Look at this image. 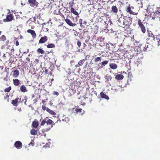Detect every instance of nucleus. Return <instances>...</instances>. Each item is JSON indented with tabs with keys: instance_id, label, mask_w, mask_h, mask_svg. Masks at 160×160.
Instances as JSON below:
<instances>
[{
	"instance_id": "obj_1",
	"label": "nucleus",
	"mask_w": 160,
	"mask_h": 160,
	"mask_svg": "<svg viewBox=\"0 0 160 160\" xmlns=\"http://www.w3.org/2000/svg\"><path fill=\"white\" fill-rule=\"evenodd\" d=\"M141 50L144 52H149L152 50L153 48L152 46L149 43L144 45L143 44L140 46Z\"/></svg>"
},
{
	"instance_id": "obj_2",
	"label": "nucleus",
	"mask_w": 160,
	"mask_h": 160,
	"mask_svg": "<svg viewBox=\"0 0 160 160\" xmlns=\"http://www.w3.org/2000/svg\"><path fill=\"white\" fill-rule=\"evenodd\" d=\"M132 18L130 17H127L126 16L123 18V25L122 26L123 28H129L132 23Z\"/></svg>"
},
{
	"instance_id": "obj_3",
	"label": "nucleus",
	"mask_w": 160,
	"mask_h": 160,
	"mask_svg": "<svg viewBox=\"0 0 160 160\" xmlns=\"http://www.w3.org/2000/svg\"><path fill=\"white\" fill-rule=\"evenodd\" d=\"M76 92V89L75 88L74 84H71L70 86L69 89L68 90L67 94L68 97H71Z\"/></svg>"
},
{
	"instance_id": "obj_4",
	"label": "nucleus",
	"mask_w": 160,
	"mask_h": 160,
	"mask_svg": "<svg viewBox=\"0 0 160 160\" xmlns=\"http://www.w3.org/2000/svg\"><path fill=\"white\" fill-rule=\"evenodd\" d=\"M142 22H141V20L140 19H138V24L139 26V27L141 29L142 32L143 33H145L146 31L145 27L144 25V24H145V23H143Z\"/></svg>"
},
{
	"instance_id": "obj_5",
	"label": "nucleus",
	"mask_w": 160,
	"mask_h": 160,
	"mask_svg": "<svg viewBox=\"0 0 160 160\" xmlns=\"http://www.w3.org/2000/svg\"><path fill=\"white\" fill-rule=\"evenodd\" d=\"M73 112L76 114H79L82 115L84 112V111L82 109L78 108V107L77 106L76 108H72Z\"/></svg>"
},
{
	"instance_id": "obj_6",
	"label": "nucleus",
	"mask_w": 160,
	"mask_h": 160,
	"mask_svg": "<svg viewBox=\"0 0 160 160\" xmlns=\"http://www.w3.org/2000/svg\"><path fill=\"white\" fill-rule=\"evenodd\" d=\"M53 122L51 119H48V117L45 118L41 122V125L43 126L45 123H46L47 125H51L53 123Z\"/></svg>"
},
{
	"instance_id": "obj_7",
	"label": "nucleus",
	"mask_w": 160,
	"mask_h": 160,
	"mask_svg": "<svg viewBox=\"0 0 160 160\" xmlns=\"http://www.w3.org/2000/svg\"><path fill=\"white\" fill-rule=\"evenodd\" d=\"M134 7H131L129 6L128 7L126 8V12L129 13L130 14H132L133 15H137L138 13L137 12H134L132 10L134 9Z\"/></svg>"
},
{
	"instance_id": "obj_8",
	"label": "nucleus",
	"mask_w": 160,
	"mask_h": 160,
	"mask_svg": "<svg viewBox=\"0 0 160 160\" xmlns=\"http://www.w3.org/2000/svg\"><path fill=\"white\" fill-rule=\"evenodd\" d=\"M160 14V12H156L153 13V14L151 15V17H152V19L155 20L158 19L159 15Z\"/></svg>"
},
{
	"instance_id": "obj_9",
	"label": "nucleus",
	"mask_w": 160,
	"mask_h": 160,
	"mask_svg": "<svg viewBox=\"0 0 160 160\" xmlns=\"http://www.w3.org/2000/svg\"><path fill=\"white\" fill-rule=\"evenodd\" d=\"M14 146L17 149H19L22 148V142L20 141H18L15 142Z\"/></svg>"
},
{
	"instance_id": "obj_10",
	"label": "nucleus",
	"mask_w": 160,
	"mask_h": 160,
	"mask_svg": "<svg viewBox=\"0 0 160 160\" xmlns=\"http://www.w3.org/2000/svg\"><path fill=\"white\" fill-rule=\"evenodd\" d=\"M13 19V17L12 15L11 14H10L7 16L6 18L3 19V21L5 22L10 21H12Z\"/></svg>"
},
{
	"instance_id": "obj_11",
	"label": "nucleus",
	"mask_w": 160,
	"mask_h": 160,
	"mask_svg": "<svg viewBox=\"0 0 160 160\" xmlns=\"http://www.w3.org/2000/svg\"><path fill=\"white\" fill-rule=\"evenodd\" d=\"M65 20L67 24L70 26L74 27L76 25V24L72 23V21L66 18Z\"/></svg>"
},
{
	"instance_id": "obj_12",
	"label": "nucleus",
	"mask_w": 160,
	"mask_h": 160,
	"mask_svg": "<svg viewBox=\"0 0 160 160\" xmlns=\"http://www.w3.org/2000/svg\"><path fill=\"white\" fill-rule=\"evenodd\" d=\"M28 2L31 6L33 7L38 5V2L36 1V0H29Z\"/></svg>"
},
{
	"instance_id": "obj_13",
	"label": "nucleus",
	"mask_w": 160,
	"mask_h": 160,
	"mask_svg": "<svg viewBox=\"0 0 160 160\" xmlns=\"http://www.w3.org/2000/svg\"><path fill=\"white\" fill-rule=\"evenodd\" d=\"M111 10L112 12L115 15L118 12V8L116 6H113L111 7Z\"/></svg>"
},
{
	"instance_id": "obj_14",
	"label": "nucleus",
	"mask_w": 160,
	"mask_h": 160,
	"mask_svg": "<svg viewBox=\"0 0 160 160\" xmlns=\"http://www.w3.org/2000/svg\"><path fill=\"white\" fill-rule=\"evenodd\" d=\"M42 30H43L44 32H47L48 31V25L44 23L42 24Z\"/></svg>"
},
{
	"instance_id": "obj_15",
	"label": "nucleus",
	"mask_w": 160,
	"mask_h": 160,
	"mask_svg": "<svg viewBox=\"0 0 160 160\" xmlns=\"http://www.w3.org/2000/svg\"><path fill=\"white\" fill-rule=\"evenodd\" d=\"M100 95L102 98H104L107 100L109 99V97L105 93V92H100Z\"/></svg>"
},
{
	"instance_id": "obj_16",
	"label": "nucleus",
	"mask_w": 160,
	"mask_h": 160,
	"mask_svg": "<svg viewBox=\"0 0 160 160\" xmlns=\"http://www.w3.org/2000/svg\"><path fill=\"white\" fill-rule=\"evenodd\" d=\"M109 66L110 68L113 70L117 68V65L114 63H111L109 64Z\"/></svg>"
},
{
	"instance_id": "obj_17",
	"label": "nucleus",
	"mask_w": 160,
	"mask_h": 160,
	"mask_svg": "<svg viewBox=\"0 0 160 160\" xmlns=\"http://www.w3.org/2000/svg\"><path fill=\"white\" fill-rule=\"evenodd\" d=\"M122 88L119 86L114 87V90L116 92H119L122 91Z\"/></svg>"
},
{
	"instance_id": "obj_18",
	"label": "nucleus",
	"mask_w": 160,
	"mask_h": 160,
	"mask_svg": "<svg viewBox=\"0 0 160 160\" xmlns=\"http://www.w3.org/2000/svg\"><path fill=\"white\" fill-rule=\"evenodd\" d=\"M85 61V60L84 59H82L80 60L78 62V64L75 65V67H78L81 66L84 63Z\"/></svg>"
},
{
	"instance_id": "obj_19",
	"label": "nucleus",
	"mask_w": 160,
	"mask_h": 160,
	"mask_svg": "<svg viewBox=\"0 0 160 160\" xmlns=\"http://www.w3.org/2000/svg\"><path fill=\"white\" fill-rule=\"evenodd\" d=\"M27 32L29 33H30L32 35L33 37L34 38L36 36V34L35 32L32 30L29 29L27 30Z\"/></svg>"
},
{
	"instance_id": "obj_20",
	"label": "nucleus",
	"mask_w": 160,
	"mask_h": 160,
	"mask_svg": "<svg viewBox=\"0 0 160 160\" xmlns=\"http://www.w3.org/2000/svg\"><path fill=\"white\" fill-rule=\"evenodd\" d=\"M123 76L121 74H118L117 75L115 76V78L117 80H122L123 78Z\"/></svg>"
},
{
	"instance_id": "obj_21",
	"label": "nucleus",
	"mask_w": 160,
	"mask_h": 160,
	"mask_svg": "<svg viewBox=\"0 0 160 160\" xmlns=\"http://www.w3.org/2000/svg\"><path fill=\"white\" fill-rule=\"evenodd\" d=\"M149 35V38H148V40L151 41H152L153 40H154L155 39V36L154 35L152 34V33H148Z\"/></svg>"
},
{
	"instance_id": "obj_22",
	"label": "nucleus",
	"mask_w": 160,
	"mask_h": 160,
	"mask_svg": "<svg viewBox=\"0 0 160 160\" xmlns=\"http://www.w3.org/2000/svg\"><path fill=\"white\" fill-rule=\"evenodd\" d=\"M48 40V37L45 36L41 38V43L45 42Z\"/></svg>"
},
{
	"instance_id": "obj_23",
	"label": "nucleus",
	"mask_w": 160,
	"mask_h": 160,
	"mask_svg": "<svg viewBox=\"0 0 160 160\" xmlns=\"http://www.w3.org/2000/svg\"><path fill=\"white\" fill-rule=\"evenodd\" d=\"M38 125V121H34L32 123V126L35 128H36Z\"/></svg>"
},
{
	"instance_id": "obj_24",
	"label": "nucleus",
	"mask_w": 160,
	"mask_h": 160,
	"mask_svg": "<svg viewBox=\"0 0 160 160\" xmlns=\"http://www.w3.org/2000/svg\"><path fill=\"white\" fill-rule=\"evenodd\" d=\"M46 111L52 115H56V113L54 111L50 110L48 108H47Z\"/></svg>"
},
{
	"instance_id": "obj_25",
	"label": "nucleus",
	"mask_w": 160,
	"mask_h": 160,
	"mask_svg": "<svg viewBox=\"0 0 160 160\" xmlns=\"http://www.w3.org/2000/svg\"><path fill=\"white\" fill-rule=\"evenodd\" d=\"M19 73L18 70H16L13 72V76L14 77L16 78L18 76Z\"/></svg>"
},
{
	"instance_id": "obj_26",
	"label": "nucleus",
	"mask_w": 160,
	"mask_h": 160,
	"mask_svg": "<svg viewBox=\"0 0 160 160\" xmlns=\"http://www.w3.org/2000/svg\"><path fill=\"white\" fill-rule=\"evenodd\" d=\"M71 12L72 13L74 14L75 15H78V13L75 10L73 7H72L71 9Z\"/></svg>"
},
{
	"instance_id": "obj_27",
	"label": "nucleus",
	"mask_w": 160,
	"mask_h": 160,
	"mask_svg": "<svg viewBox=\"0 0 160 160\" xmlns=\"http://www.w3.org/2000/svg\"><path fill=\"white\" fill-rule=\"evenodd\" d=\"M42 70H43V71L42 72V74H43L45 75H46L47 74H48V69H46V68H43Z\"/></svg>"
},
{
	"instance_id": "obj_28",
	"label": "nucleus",
	"mask_w": 160,
	"mask_h": 160,
	"mask_svg": "<svg viewBox=\"0 0 160 160\" xmlns=\"http://www.w3.org/2000/svg\"><path fill=\"white\" fill-rule=\"evenodd\" d=\"M20 89L21 91L22 92H25L26 91V88L25 86L24 85H23L21 87Z\"/></svg>"
},
{
	"instance_id": "obj_29",
	"label": "nucleus",
	"mask_w": 160,
	"mask_h": 160,
	"mask_svg": "<svg viewBox=\"0 0 160 160\" xmlns=\"http://www.w3.org/2000/svg\"><path fill=\"white\" fill-rule=\"evenodd\" d=\"M13 83L15 85L18 86L19 83V81L18 79H13Z\"/></svg>"
},
{
	"instance_id": "obj_30",
	"label": "nucleus",
	"mask_w": 160,
	"mask_h": 160,
	"mask_svg": "<svg viewBox=\"0 0 160 160\" xmlns=\"http://www.w3.org/2000/svg\"><path fill=\"white\" fill-rule=\"evenodd\" d=\"M31 134L32 135H34L37 134V131L35 129H32L31 130Z\"/></svg>"
},
{
	"instance_id": "obj_31",
	"label": "nucleus",
	"mask_w": 160,
	"mask_h": 160,
	"mask_svg": "<svg viewBox=\"0 0 160 160\" xmlns=\"http://www.w3.org/2000/svg\"><path fill=\"white\" fill-rule=\"evenodd\" d=\"M102 60V58L101 57H98L95 58L94 59L95 62H97L99 61H101Z\"/></svg>"
},
{
	"instance_id": "obj_32",
	"label": "nucleus",
	"mask_w": 160,
	"mask_h": 160,
	"mask_svg": "<svg viewBox=\"0 0 160 160\" xmlns=\"http://www.w3.org/2000/svg\"><path fill=\"white\" fill-rule=\"evenodd\" d=\"M55 45L53 43L49 44L47 46V47L48 48H54Z\"/></svg>"
},
{
	"instance_id": "obj_33",
	"label": "nucleus",
	"mask_w": 160,
	"mask_h": 160,
	"mask_svg": "<svg viewBox=\"0 0 160 160\" xmlns=\"http://www.w3.org/2000/svg\"><path fill=\"white\" fill-rule=\"evenodd\" d=\"M156 38L158 45H160V35L157 36Z\"/></svg>"
},
{
	"instance_id": "obj_34",
	"label": "nucleus",
	"mask_w": 160,
	"mask_h": 160,
	"mask_svg": "<svg viewBox=\"0 0 160 160\" xmlns=\"http://www.w3.org/2000/svg\"><path fill=\"white\" fill-rule=\"evenodd\" d=\"M6 38L5 35H2V36L0 38V41H4L6 40Z\"/></svg>"
},
{
	"instance_id": "obj_35",
	"label": "nucleus",
	"mask_w": 160,
	"mask_h": 160,
	"mask_svg": "<svg viewBox=\"0 0 160 160\" xmlns=\"http://www.w3.org/2000/svg\"><path fill=\"white\" fill-rule=\"evenodd\" d=\"M102 64V66L104 67L105 65H107L108 63V61L105 60L101 62Z\"/></svg>"
},
{
	"instance_id": "obj_36",
	"label": "nucleus",
	"mask_w": 160,
	"mask_h": 160,
	"mask_svg": "<svg viewBox=\"0 0 160 160\" xmlns=\"http://www.w3.org/2000/svg\"><path fill=\"white\" fill-rule=\"evenodd\" d=\"M50 144V142H48V143H46L45 145L43 146L42 147L44 148H49V146Z\"/></svg>"
},
{
	"instance_id": "obj_37",
	"label": "nucleus",
	"mask_w": 160,
	"mask_h": 160,
	"mask_svg": "<svg viewBox=\"0 0 160 160\" xmlns=\"http://www.w3.org/2000/svg\"><path fill=\"white\" fill-rule=\"evenodd\" d=\"M102 65V64L101 62L100 63L98 64V66L99 67V68L101 69L103 67Z\"/></svg>"
},
{
	"instance_id": "obj_38",
	"label": "nucleus",
	"mask_w": 160,
	"mask_h": 160,
	"mask_svg": "<svg viewBox=\"0 0 160 160\" xmlns=\"http://www.w3.org/2000/svg\"><path fill=\"white\" fill-rule=\"evenodd\" d=\"M17 102L15 101V100H12V103L14 106H16V104L17 103Z\"/></svg>"
},
{
	"instance_id": "obj_39",
	"label": "nucleus",
	"mask_w": 160,
	"mask_h": 160,
	"mask_svg": "<svg viewBox=\"0 0 160 160\" xmlns=\"http://www.w3.org/2000/svg\"><path fill=\"white\" fill-rule=\"evenodd\" d=\"M81 42L80 41H79V40H78V41L77 42V44L78 46L80 48L81 46Z\"/></svg>"
},
{
	"instance_id": "obj_40",
	"label": "nucleus",
	"mask_w": 160,
	"mask_h": 160,
	"mask_svg": "<svg viewBox=\"0 0 160 160\" xmlns=\"http://www.w3.org/2000/svg\"><path fill=\"white\" fill-rule=\"evenodd\" d=\"M11 88L10 87H9L8 88H6L5 90V92H9L10 90H11Z\"/></svg>"
},
{
	"instance_id": "obj_41",
	"label": "nucleus",
	"mask_w": 160,
	"mask_h": 160,
	"mask_svg": "<svg viewBox=\"0 0 160 160\" xmlns=\"http://www.w3.org/2000/svg\"><path fill=\"white\" fill-rule=\"evenodd\" d=\"M45 100H42V102L43 104L46 105L47 102L48 100V99L47 98Z\"/></svg>"
},
{
	"instance_id": "obj_42",
	"label": "nucleus",
	"mask_w": 160,
	"mask_h": 160,
	"mask_svg": "<svg viewBox=\"0 0 160 160\" xmlns=\"http://www.w3.org/2000/svg\"><path fill=\"white\" fill-rule=\"evenodd\" d=\"M47 108L46 106H45L44 105H42V109L43 110H46V109H47Z\"/></svg>"
},
{
	"instance_id": "obj_43",
	"label": "nucleus",
	"mask_w": 160,
	"mask_h": 160,
	"mask_svg": "<svg viewBox=\"0 0 160 160\" xmlns=\"http://www.w3.org/2000/svg\"><path fill=\"white\" fill-rule=\"evenodd\" d=\"M53 94L54 95H56L57 96H58V95H59V93L58 92H56V91H54V92H53Z\"/></svg>"
},
{
	"instance_id": "obj_44",
	"label": "nucleus",
	"mask_w": 160,
	"mask_h": 160,
	"mask_svg": "<svg viewBox=\"0 0 160 160\" xmlns=\"http://www.w3.org/2000/svg\"><path fill=\"white\" fill-rule=\"evenodd\" d=\"M71 64L72 65H73L74 63V60H72L71 61Z\"/></svg>"
},
{
	"instance_id": "obj_45",
	"label": "nucleus",
	"mask_w": 160,
	"mask_h": 160,
	"mask_svg": "<svg viewBox=\"0 0 160 160\" xmlns=\"http://www.w3.org/2000/svg\"><path fill=\"white\" fill-rule=\"evenodd\" d=\"M116 0H108V2H111V3H112Z\"/></svg>"
},
{
	"instance_id": "obj_46",
	"label": "nucleus",
	"mask_w": 160,
	"mask_h": 160,
	"mask_svg": "<svg viewBox=\"0 0 160 160\" xmlns=\"http://www.w3.org/2000/svg\"><path fill=\"white\" fill-rule=\"evenodd\" d=\"M82 20L81 19H80L79 20V23H80V24L81 25L82 24Z\"/></svg>"
},
{
	"instance_id": "obj_47",
	"label": "nucleus",
	"mask_w": 160,
	"mask_h": 160,
	"mask_svg": "<svg viewBox=\"0 0 160 160\" xmlns=\"http://www.w3.org/2000/svg\"><path fill=\"white\" fill-rule=\"evenodd\" d=\"M27 99H28L27 97V96H25L24 97V99H25V102H24V103L25 104H26V100Z\"/></svg>"
},
{
	"instance_id": "obj_48",
	"label": "nucleus",
	"mask_w": 160,
	"mask_h": 160,
	"mask_svg": "<svg viewBox=\"0 0 160 160\" xmlns=\"http://www.w3.org/2000/svg\"><path fill=\"white\" fill-rule=\"evenodd\" d=\"M19 43L18 42V41H17L16 42V46H18L19 45Z\"/></svg>"
},
{
	"instance_id": "obj_49",
	"label": "nucleus",
	"mask_w": 160,
	"mask_h": 160,
	"mask_svg": "<svg viewBox=\"0 0 160 160\" xmlns=\"http://www.w3.org/2000/svg\"><path fill=\"white\" fill-rule=\"evenodd\" d=\"M122 0V2H121L122 3V4H123L124 3V1H125V0ZM125 1H126V2H125V3H128V0H125Z\"/></svg>"
},
{
	"instance_id": "obj_50",
	"label": "nucleus",
	"mask_w": 160,
	"mask_h": 160,
	"mask_svg": "<svg viewBox=\"0 0 160 160\" xmlns=\"http://www.w3.org/2000/svg\"><path fill=\"white\" fill-rule=\"evenodd\" d=\"M38 61H39V60L38 59H35V61H34V63H37L38 62Z\"/></svg>"
},
{
	"instance_id": "obj_51",
	"label": "nucleus",
	"mask_w": 160,
	"mask_h": 160,
	"mask_svg": "<svg viewBox=\"0 0 160 160\" xmlns=\"http://www.w3.org/2000/svg\"><path fill=\"white\" fill-rule=\"evenodd\" d=\"M8 97H9V96L8 95V94H7V95H6V97H5V98H8V99L7 100L8 102H9V100H8L9 98H8Z\"/></svg>"
},
{
	"instance_id": "obj_52",
	"label": "nucleus",
	"mask_w": 160,
	"mask_h": 160,
	"mask_svg": "<svg viewBox=\"0 0 160 160\" xmlns=\"http://www.w3.org/2000/svg\"><path fill=\"white\" fill-rule=\"evenodd\" d=\"M44 53V51L41 48V54H43Z\"/></svg>"
},
{
	"instance_id": "obj_53",
	"label": "nucleus",
	"mask_w": 160,
	"mask_h": 160,
	"mask_svg": "<svg viewBox=\"0 0 160 160\" xmlns=\"http://www.w3.org/2000/svg\"><path fill=\"white\" fill-rule=\"evenodd\" d=\"M30 144H31L32 146H34V143H33L32 142H31V143H30V144H29V145H30Z\"/></svg>"
},
{
	"instance_id": "obj_54",
	"label": "nucleus",
	"mask_w": 160,
	"mask_h": 160,
	"mask_svg": "<svg viewBox=\"0 0 160 160\" xmlns=\"http://www.w3.org/2000/svg\"><path fill=\"white\" fill-rule=\"evenodd\" d=\"M93 92H94V93L95 94L96 96L97 95V93L96 92V91H93Z\"/></svg>"
},
{
	"instance_id": "obj_55",
	"label": "nucleus",
	"mask_w": 160,
	"mask_h": 160,
	"mask_svg": "<svg viewBox=\"0 0 160 160\" xmlns=\"http://www.w3.org/2000/svg\"><path fill=\"white\" fill-rule=\"evenodd\" d=\"M19 99V98H18L15 99V101H16L17 102H18Z\"/></svg>"
},
{
	"instance_id": "obj_56",
	"label": "nucleus",
	"mask_w": 160,
	"mask_h": 160,
	"mask_svg": "<svg viewBox=\"0 0 160 160\" xmlns=\"http://www.w3.org/2000/svg\"><path fill=\"white\" fill-rule=\"evenodd\" d=\"M58 120L55 123H53V122L52 124V125L51 126V127H53V125H55V124L57 122H58Z\"/></svg>"
},
{
	"instance_id": "obj_57",
	"label": "nucleus",
	"mask_w": 160,
	"mask_h": 160,
	"mask_svg": "<svg viewBox=\"0 0 160 160\" xmlns=\"http://www.w3.org/2000/svg\"><path fill=\"white\" fill-rule=\"evenodd\" d=\"M136 1V2H142V0H135Z\"/></svg>"
},
{
	"instance_id": "obj_58",
	"label": "nucleus",
	"mask_w": 160,
	"mask_h": 160,
	"mask_svg": "<svg viewBox=\"0 0 160 160\" xmlns=\"http://www.w3.org/2000/svg\"><path fill=\"white\" fill-rule=\"evenodd\" d=\"M37 52H38L39 53H40V48H38V50H37Z\"/></svg>"
},
{
	"instance_id": "obj_59",
	"label": "nucleus",
	"mask_w": 160,
	"mask_h": 160,
	"mask_svg": "<svg viewBox=\"0 0 160 160\" xmlns=\"http://www.w3.org/2000/svg\"><path fill=\"white\" fill-rule=\"evenodd\" d=\"M121 19H122V18H119V19L118 20V22H121V21H120V20H121Z\"/></svg>"
},
{
	"instance_id": "obj_60",
	"label": "nucleus",
	"mask_w": 160,
	"mask_h": 160,
	"mask_svg": "<svg viewBox=\"0 0 160 160\" xmlns=\"http://www.w3.org/2000/svg\"><path fill=\"white\" fill-rule=\"evenodd\" d=\"M27 61H29V59L28 58H27Z\"/></svg>"
},
{
	"instance_id": "obj_61",
	"label": "nucleus",
	"mask_w": 160,
	"mask_h": 160,
	"mask_svg": "<svg viewBox=\"0 0 160 160\" xmlns=\"http://www.w3.org/2000/svg\"><path fill=\"white\" fill-rule=\"evenodd\" d=\"M159 20L160 21V14L159 15Z\"/></svg>"
},
{
	"instance_id": "obj_62",
	"label": "nucleus",
	"mask_w": 160,
	"mask_h": 160,
	"mask_svg": "<svg viewBox=\"0 0 160 160\" xmlns=\"http://www.w3.org/2000/svg\"><path fill=\"white\" fill-rule=\"evenodd\" d=\"M80 49H79V50H78V52H80Z\"/></svg>"
},
{
	"instance_id": "obj_63",
	"label": "nucleus",
	"mask_w": 160,
	"mask_h": 160,
	"mask_svg": "<svg viewBox=\"0 0 160 160\" xmlns=\"http://www.w3.org/2000/svg\"><path fill=\"white\" fill-rule=\"evenodd\" d=\"M119 58H120V59H121V58H122V57H119Z\"/></svg>"
},
{
	"instance_id": "obj_64",
	"label": "nucleus",
	"mask_w": 160,
	"mask_h": 160,
	"mask_svg": "<svg viewBox=\"0 0 160 160\" xmlns=\"http://www.w3.org/2000/svg\"><path fill=\"white\" fill-rule=\"evenodd\" d=\"M11 51H14V49H12L11 50Z\"/></svg>"
}]
</instances>
